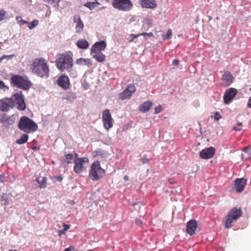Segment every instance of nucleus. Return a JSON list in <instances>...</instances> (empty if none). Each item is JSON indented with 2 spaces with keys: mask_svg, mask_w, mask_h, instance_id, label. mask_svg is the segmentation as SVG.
I'll list each match as a JSON object with an SVG mask.
<instances>
[{
  "mask_svg": "<svg viewBox=\"0 0 251 251\" xmlns=\"http://www.w3.org/2000/svg\"><path fill=\"white\" fill-rule=\"evenodd\" d=\"M17 105V108L19 110H24L26 108V104L24 96L22 92H19L13 94L10 98H5L0 100V111H8L10 108H12Z\"/></svg>",
  "mask_w": 251,
  "mask_h": 251,
  "instance_id": "nucleus-1",
  "label": "nucleus"
},
{
  "mask_svg": "<svg viewBox=\"0 0 251 251\" xmlns=\"http://www.w3.org/2000/svg\"><path fill=\"white\" fill-rule=\"evenodd\" d=\"M31 69L35 74L41 77L49 76V67L47 61L43 58H36L31 65Z\"/></svg>",
  "mask_w": 251,
  "mask_h": 251,
  "instance_id": "nucleus-2",
  "label": "nucleus"
},
{
  "mask_svg": "<svg viewBox=\"0 0 251 251\" xmlns=\"http://www.w3.org/2000/svg\"><path fill=\"white\" fill-rule=\"evenodd\" d=\"M57 68L61 72H69L73 66V59L67 53L59 54L55 61Z\"/></svg>",
  "mask_w": 251,
  "mask_h": 251,
  "instance_id": "nucleus-3",
  "label": "nucleus"
},
{
  "mask_svg": "<svg viewBox=\"0 0 251 251\" xmlns=\"http://www.w3.org/2000/svg\"><path fill=\"white\" fill-rule=\"evenodd\" d=\"M19 128L26 132H34L38 129L37 125L31 119L26 116L22 117L18 123Z\"/></svg>",
  "mask_w": 251,
  "mask_h": 251,
  "instance_id": "nucleus-4",
  "label": "nucleus"
},
{
  "mask_svg": "<svg viewBox=\"0 0 251 251\" xmlns=\"http://www.w3.org/2000/svg\"><path fill=\"white\" fill-rule=\"evenodd\" d=\"M242 210L240 208L234 207L231 209L226 214L224 221L226 228H229L232 226V223L237 221L242 215Z\"/></svg>",
  "mask_w": 251,
  "mask_h": 251,
  "instance_id": "nucleus-5",
  "label": "nucleus"
},
{
  "mask_svg": "<svg viewBox=\"0 0 251 251\" xmlns=\"http://www.w3.org/2000/svg\"><path fill=\"white\" fill-rule=\"evenodd\" d=\"M105 170L102 169L99 161L93 162L90 166L89 173V177L93 181H97L104 175Z\"/></svg>",
  "mask_w": 251,
  "mask_h": 251,
  "instance_id": "nucleus-6",
  "label": "nucleus"
},
{
  "mask_svg": "<svg viewBox=\"0 0 251 251\" xmlns=\"http://www.w3.org/2000/svg\"><path fill=\"white\" fill-rule=\"evenodd\" d=\"M111 4L114 8L124 12L130 11L133 6L131 0H112Z\"/></svg>",
  "mask_w": 251,
  "mask_h": 251,
  "instance_id": "nucleus-7",
  "label": "nucleus"
},
{
  "mask_svg": "<svg viewBox=\"0 0 251 251\" xmlns=\"http://www.w3.org/2000/svg\"><path fill=\"white\" fill-rule=\"evenodd\" d=\"M11 81L18 88L25 90H28L31 85L30 81L18 75L12 76Z\"/></svg>",
  "mask_w": 251,
  "mask_h": 251,
  "instance_id": "nucleus-8",
  "label": "nucleus"
},
{
  "mask_svg": "<svg viewBox=\"0 0 251 251\" xmlns=\"http://www.w3.org/2000/svg\"><path fill=\"white\" fill-rule=\"evenodd\" d=\"M89 159L86 157L75 158L74 160V171L76 174H80L83 172L84 169L83 164L88 163Z\"/></svg>",
  "mask_w": 251,
  "mask_h": 251,
  "instance_id": "nucleus-9",
  "label": "nucleus"
},
{
  "mask_svg": "<svg viewBox=\"0 0 251 251\" xmlns=\"http://www.w3.org/2000/svg\"><path fill=\"white\" fill-rule=\"evenodd\" d=\"M102 120L104 128L108 130L112 127L113 120L108 109H105L103 111Z\"/></svg>",
  "mask_w": 251,
  "mask_h": 251,
  "instance_id": "nucleus-10",
  "label": "nucleus"
},
{
  "mask_svg": "<svg viewBox=\"0 0 251 251\" xmlns=\"http://www.w3.org/2000/svg\"><path fill=\"white\" fill-rule=\"evenodd\" d=\"M135 91V86L133 84H129L126 88L119 95V99L121 100L129 99Z\"/></svg>",
  "mask_w": 251,
  "mask_h": 251,
  "instance_id": "nucleus-11",
  "label": "nucleus"
},
{
  "mask_svg": "<svg viewBox=\"0 0 251 251\" xmlns=\"http://www.w3.org/2000/svg\"><path fill=\"white\" fill-rule=\"evenodd\" d=\"M215 153V149L214 147H209L201 150L200 153V157L204 159H208L212 158Z\"/></svg>",
  "mask_w": 251,
  "mask_h": 251,
  "instance_id": "nucleus-12",
  "label": "nucleus"
},
{
  "mask_svg": "<svg viewBox=\"0 0 251 251\" xmlns=\"http://www.w3.org/2000/svg\"><path fill=\"white\" fill-rule=\"evenodd\" d=\"M237 90L233 88L227 89L224 96V102L228 104L237 94Z\"/></svg>",
  "mask_w": 251,
  "mask_h": 251,
  "instance_id": "nucleus-13",
  "label": "nucleus"
},
{
  "mask_svg": "<svg viewBox=\"0 0 251 251\" xmlns=\"http://www.w3.org/2000/svg\"><path fill=\"white\" fill-rule=\"evenodd\" d=\"M57 84L62 88L67 90L70 88V85L69 78L66 75H62L58 77Z\"/></svg>",
  "mask_w": 251,
  "mask_h": 251,
  "instance_id": "nucleus-14",
  "label": "nucleus"
},
{
  "mask_svg": "<svg viewBox=\"0 0 251 251\" xmlns=\"http://www.w3.org/2000/svg\"><path fill=\"white\" fill-rule=\"evenodd\" d=\"M198 227L197 221L194 219L190 220L186 224V232L189 235L194 234Z\"/></svg>",
  "mask_w": 251,
  "mask_h": 251,
  "instance_id": "nucleus-15",
  "label": "nucleus"
},
{
  "mask_svg": "<svg viewBox=\"0 0 251 251\" xmlns=\"http://www.w3.org/2000/svg\"><path fill=\"white\" fill-rule=\"evenodd\" d=\"M139 3L143 8L154 9L157 6L155 0H139Z\"/></svg>",
  "mask_w": 251,
  "mask_h": 251,
  "instance_id": "nucleus-16",
  "label": "nucleus"
},
{
  "mask_svg": "<svg viewBox=\"0 0 251 251\" xmlns=\"http://www.w3.org/2000/svg\"><path fill=\"white\" fill-rule=\"evenodd\" d=\"M106 47V44L104 41L96 42L91 49V53L101 52Z\"/></svg>",
  "mask_w": 251,
  "mask_h": 251,
  "instance_id": "nucleus-17",
  "label": "nucleus"
},
{
  "mask_svg": "<svg viewBox=\"0 0 251 251\" xmlns=\"http://www.w3.org/2000/svg\"><path fill=\"white\" fill-rule=\"evenodd\" d=\"M74 22L76 24L75 25V31L77 33H80L84 29V24L81 20L80 16L79 15H76L74 16Z\"/></svg>",
  "mask_w": 251,
  "mask_h": 251,
  "instance_id": "nucleus-18",
  "label": "nucleus"
},
{
  "mask_svg": "<svg viewBox=\"0 0 251 251\" xmlns=\"http://www.w3.org/2000/svg\"><path fill=\"white\" fill-rule=\"evenodd\" d=\"M246 183V180L244 178H237L234 183V187L236 191L241 192L243 191Z\"/></svg>",
  "mask_w": 251,
  "mask_h": 251,
  "instance_id": "nucleus-19",
  "label": "nucleus"
},
{
  "mask_svg": "<svg viewBox=\"0 0 251 251\" xmlns=\"http://www.w3.org/2000/svg\"><path fill=\"white\" fill-rule=\"evenodd\" d=\"M152 106V102L151 101H146L139 107V110L143 113H146L149 111Z\"/></svg>",
  "mask_w": 251,
  "mask_h": 251,
  "instance_id": "nucleus-20",
  "label": "nucleus"
},
{
  "mask_svg": "<svg viewBox=\"0 0 251 251\" xmlns=\"http://www.w3.org/2000/svg\"><path fill=\"white\" fill-rule=\"evenodd\" d=\"M222 79L226 85L228 86L232 82L233 77L230 72L226 71L222 76Z\"/></svg>",
  "mask_w": 251,
  "mask_h": 251,
  "instance_id": "nucleus-21",
  "label": "nucleus"
},
{
  "mask_svg": "<svg viewBox=\"0 0 251 251\" xmlns=\"http://www.w3.org/2000/svg\"><path fill=\"white\" fill-rule=\"evenodd\" d=\"M76 45L79 49H86L88 48L89 44L85 39H80L77 41Z\"/></svg>",
  "mask_w": 251,
  "mask_h": 251,
  "instance_id": "nucleus-22",
  "label": "nucleus"
},
{
  "mask_svg": "<svg viewBox=\"0 0 251 251\" xmlns=\"http://www.w3.org/2000/svg\"><path fill=\"white\" fill-rule=\"evenodd\" d=\"M47 178L46 177H38L36 179V181L39 184V187L41 189L45 188L47 187Z\"/></svg>",
  "mask_w": 251,
  "mask_h": 251,
  "instance_id": "nucleus-23",
  "label": "nucleus"
},
{
  "mask_svg": "<svg viewBox=\"0 0 251 251\" xmlns=\"http://www.w3.org/2000/svg\"><path fill=\"white\" fill-rule=\"evenodd\" d=\"M96 54L93 56V57L95 58L97 61L102 63L105 61L106 56L102 52L95 53Z\"/></svg>",
  "mask_w": 251,
  "mask_h": 251,
  "instance_id": "nucleus-24",
  "label": "nucleus"
},
{
  "mask_svg": "<svg viewBox=\"0 0 251 251\" xmlns=\"http://www.w3.org/2000/svg\"><path fill=\"white\" fill-rule=\"evenodd\" d=\"M244 154H242V158H245V160L251 158V146L246 147L244 150Z\"/></svg>",
  "mask_w": 251,
  "mask_h": 251,
  "instance_id": "nucleus-25",
  "label": "nucleus"
},
{
  "mask_svg": "<svg viewBox=\"0 0 251 251\" xmlns=\"http://www.w3.org/2000/svg\"><path fill=\"white\" fill-rule=\"evenodd\" d=\"M76 63L79 65H90L92 64V61L90 59L81 58L76 60Z\"/></svg>",
  "mask_w": 251,
  "mask_h": 251,
  "instance_id": "nucleus-26",
  "label": "nucleus"
},
{
  "mask_svg": "<svg viewBox=\"0 0 251 251\" xmlns=\"http://www.w3.org/2000/svg\"><path fill=\"white\" fill-rule=\"evenodd\" d=\"M28 139V136L26 134H23L19 139H18L16 142L17 144L22 145L25 143Z\"/></svg>",
  "mask_w": 251,
  "mask_h": 251,
  "instance_id": "nucleus-27",
  "label": "nucleus"
},
{
  "mask_svg": "<svg viewBox=\"0 0 251 251\" xmlns=\"http://www.w3.org/2000/svg\"><path fill=\"white\" fill-rule=\"evenodd\" d=\"M0 200L1 201H3V204L4 205H7L9 204V200L7 194H2L0 197Z\"/></svg>",
  "mask_w": 251,
  "mask_h": 251,
  "instance_id": "nucleus-28",
  "label": "nucleus"
},
{
  "mask_svg": "<svg viewBox=\"0 0 251 251\" xmlns=\"http://www.w3.org/2000/svg\"><path fill=\"white\" fill-rule=\"evenodd\" d=\"M39 22L37 20H33L32 23L28 22L27 26L30 29H33L38 25Z\"/></svg>",
  "mask_w": 251,
  "mask_h": 251,
  "instance_id": "nucleus-29",
  "label": "nucleus"
},
{
  "mask_svg": "<svg viewBox=\"0 0 251 251\" xmlns=\"http://www.w3.org/2000/svg\"><path fill=\"white\" fill-rule=\"evenodd\" d=\"M65 156L66 157V159L67 160L66 164L68 165L69 164L71 163V160L73 159V154L71 153H65Z\"/></svg>",
  "mask_w": 251,
  "mask_h": 251,
  "instance_id": "nucleus-30",
  "label": "nucleus"
},
{
  "mask_svg": "<svg viewBox=\"0 0 251 251\" xmlns=\"http://www.w3.org/2000/svg\"><path fill=\"white\" fill-rule=\"evenodd\" d=\"M172 35V30L171 29H168L167 31V34L163 36V40H167V39L171 38Z\"/></svg>",
  "mask_w": 251,
  "mask_h": 251,
  "instance_id": "nucleus-31",
  "label": "nucleus"
},
{
  "mask_svg": "<svg viewBox=\"0 0 251 251\" xmlns=\"http://www.w3.org/2000/svg\"><path fill=\"white\" fill-rule=\"evenodd\" d=\"M16 19H17V20L18 21L19 24L20 25H25V24H27V25L28 22L25 21V20H23L22 19V17H21L20 16L17 17Z\"/></svg>",
  "mask_w": 251,
  "mask_h": 251,
  "instance_id": "nucleus-32",
  "label": "nucleus"
},
{
  "mask_svg": "<svg viewBox=\"0 0 251 251\" xmlns=\"http://www.w3.org/2000/svg\"><path fill=\"white\" fill-rule=\"evenodd\" d=\"M84 5L90 9H93L95 7V3L91 2H88Z\"/></svg>",
  "mask_w": 251,
  "mask_h": 251,
  "instance_id": "nucleus-33",
  "label": "nucleus"
},
{
  "mask_svg": "<svg viewBox=\"0 0 251 251\" xmlns=\"http://www.w3.org/2000/svg\"><path fill=\"white\" fill-rule=\"evenodd\" d=\"M162 108L161 105H159L154 108V114H158L162 111Z\"/></svg>",
  "mask_w": 251,
  "mask_h": 251,
  "instance_id": "nucleus-34",
  "label": "nucleus"
},
{
  "mask_svg": "<svg viewBox=\"0 0 251 251\" xmlns=\"http://www.w3.org/2000/svg\"><path fill=\"white\" fill-rule=\"evenodd\" d=\"M0 89H3L4 91L8 89V87L6 86L2 81L0 80Z\"/></svg>",
  "mask_w": 251,
  "mask_h": 251,
  "instance_id": "nucleus-35",
  "label": "nucleus"
},
{
  "mask_svg": "<svg viewBox=\"0 0 251 251\" xmlns=\"http://www.w3.org/2000/svg\"><path fill=\"white\" fill-rule=\"evenodd\" d=\"M6 15V12L3 10H0V21L4 20Z\"/></svg>",
  "mask_w": 251,
  "mask_h": 251,
  "instance_id": "nucleus-36",
  "label": "nucleus"
},
{
  "mask_svg": "<svg viewBox=\"0 0 251 251\" xmlns=\"http://www.w3.org/2000/svg\"><path fill=\"white\" fill-rule=\"evenodd\" d=\"M221 118L222 116H221L220 113L219 112H216L214 115V119L216 121H218Z\"/></svg>",
  "mask_w": 251,
  "mask_h": 251,
  "instance_id": "nucleus-37",
  "label": "nucleus"
},
{
  "mask_svg": "<svg viewBox=\"0 0 251 251\" xmlns=\"http://www.w3.org/2000/svg\"><path fill=\"white\" fill-rule=\"evenodd\" d=\"M141 33L138 34H131L130 36L132 37V39L130 41V42L132 41L134 39L141 36Z\"/></svg>",
  "mask_w": 251,
  "mask_h": 251,
  "instance_id": "nucleus-38",
  "label": "nucleus"
},
{
  "mask_svg": "<svg viewBox=\"0 0 251 251\" xmlns=\"http://www.w3.org/2000/svg\"><path fill=\"white\" fill-rule=\"evenodd\" d=\"M141 34L142 36H147L149 37L153 36V34L152 32H149V33L144 32V33H141Z\"/></svg>",
  "mask_w": 251,
  "mask_h": 251,
  "instance_id": "nucleus-39",
  "label": "nucleus"
},
{
  "mask_svg": "<svg viewBox=\"0 0 251 251\" xmlns=\"http://www.w3.org/2000/svg\"><path fill=\"white\" fill-rule=\"evenodd\" d=\"M63 226L64 227V228H63V231H66L70 227V225H67V224H66L65 223L63 224Z\"/></svg>",
  "mask_w": 251,
  "mask_h": 251,
  "instance_id": "nucleus-40",
  "label": "nucleus"
},
{
  "mask_svg": "<svg viewBox=\"0 0 251 251\" xmlns=\"http://www.w3.org/2000/svg\"><path fill=\"white\" fill-rule=\"evenodd\" d=\"M179 62V60L178 59H175L173 61L172 64L174 66H177L178 65V63Z\"/></svg>",
  "mask_w": 251,
  "mask_h": 251,
  "instance_id": "nucleus-41",
  "label": "nucleus"
},
{
  "mask_svg": "<svg viewBox=\"0 0 251 251\" xmlns=\"http://www.w3.org/2000/svg\"><path fill=\"white\" fill-rule=\"evenodd\" d=\"M135 223L137 225L141 226L142 225V222L140 219L136 220Z\"/></svg>",
  "mask_w": 251,
  "mask_h": 251,
  "instance_id": "nucleus-42",
  "label": "nucleus"
},
{
  "mask_svg": "<svg viewBox=\"0 0 251 251\" xmlns=\"http://www.w3.org/2000/svg\"><path fill=\"white\" fill-rule=\"evenodd\" d=\"M42 0L44 1H48V2L51 1L52 2L58 3L61 0Z\"/></svg>",
  "mask_w": 251,
  "mask_h": 251,
  "instance_id": "nucleus-43",
  "label": "nucleus"
},
{
  "mask_svg": "<svg viewBox=\"0 0 251 251\" xmlns=\"http://www.w3.org/2000/svg\"><path fill=\"white\" fill-rule=\"evenodd\" d=\"M233 129L235 130V131H240V130H241L242 128L241 127H237V126H234L233 127Z\"/></svg>",
  "mask_w": 251,
  "mask_h": 251,
  "instance_id": "nucleus-44",
  "label": "nucleus"
},
{
  "mask_svg": "<svg viewBox=\"0 0 251 251\" xmlns=\"http://www.w3.org/2000/svg\"><path fill=\"white\" fill-rule=\"evenodd\" d=\"M248 106L251 108V97L249 98V101L248 103Z\"/></svg>",
  "mask_w": 251,
  "mask_h": 251,
  "instance_id": "nucleus-45",
  "label": "nucleus"
},
{
  "mask_svg": "<svg viewBox=\"0 0 251 251\" xmlns=\"http://www.w3.org/2000/svg\"><path fill=\"white\" fill-rule=\"evenodd\" d=\"M55 178L58 181H61L63 179L62 177L61 176H58L56 177Z\"/></svg>",
  "mask_w": 251,
  "mask_h": 251,
  "instance_id": "nucleus-46",
  "label": "nucleus"
},
{
  "mask_svg": "<svg viewBox=\"0 0 251 251\" xmlns=\"http://www.w3.org/2000/svg\"><path fill=\"white\" fill-rule=\"evenodd\" d=\"M66 231H63V229L60 230H59V235L61 236L63 234H65Z\"/></svg>",
  "mask_w": 251,
  "mask_h": 251,
  "instance_id": "nucleus-47",
  "label": "nucleus"
},
{
  "mask_svg": "<svg viewBox=\"0 0 251 251\" xmlns=\"http://www.w3.org/2000/svg\"><path fill=\"white\" fill-rule=\"evenodd\" d=\"M143 162L144 163H146L147 161H148V159L146 157L142 158Z\"/></svg>",
  "mask_w": 251,
  "mask_h": 251,
  "instance_id": "nucleus-48",
  "label": "nucleus"
},
{
  "mask_svg": "<svg viewBox=\"0 0 251 251\" xmlns=\"http://www.w3.org/2000/svg\"><path fill=\"white\" fill-rule=\"evenodd\" d=\"M6 55H3L0 58V62L4 58L6 57Z\"/></svg>",
  "mask_w": 251,
  "mask_h": 251,
  "instance_id": "nucleus-49",
  "label": "nucleus"
},
{
  "mask_svg": "<svg viewBox=\"0 0 251 251\" xmlns=\"http://www.w3.org/2000/svg\"><path fill=\"white\" fill-rule=\"evenodd\" d=\"M237 126H242V123L241 122H238Z\"/></svg>",
  "mask_w": 251,
  "mask_h": 251,
  "instance_id": "nucleus-50",
  "label": "nucleus"
},
{
  "mask_svg": "<svg viewBox=\"0 0 251 251\" xmlns=\"http://www.w3.org/2000/svg\"><path fill=\"white\" fill-rule=\"evenodd\" d=\"M74 155H75V158H79V157H78V154H77V153H75V154H74Z\"/></svg>",
  "mask_w": 251,
  "mask_h": 251,
  "instance_id": "nucleus-51",
  "label": "nucleus"
},
{
  "mask_svg": "<svg viewBox=\"0 0 251 251\" xmlns=\"http://www.w3.org/2000/svg\"><path fill=\"white\" fill-rule=\"evenodd\" d=\"M128 179V176H124V179L126 180H127Z\"/></svg>",
  "mask_w": 251,
  "mask_h": 251,
  "instance_id": "nucleus-52",
  "label": "nucleus"
},
{
  "mask_svg": "<svg viewBox=\"0 0 251 251\" xmlns=\"http://www.w3.org/2000/svg\"><path fill=\"white\" fill-rule=\"evenodd\" d=\"M8 251H18L16 250H9Z\"/></svg>",
  "mask_w": 251,
  "mask_h": 251,
  "instance_id": "nucleus-53",
  "label": "nucleus"
},
{
  "mask_svg": "<svg viewBox=\"0 0 251 251\" xmlns=\"http://www.w3.org/2000/svg\"><path fill=\"white\" fill-rule=\"evenodd\" d=\"M250 90L251 91V88L250 89Z\"/></svg>",
  "mask_w": 251,
  "mask_h": 251,
  "instance_id": "nucleus-54",
  "label": "nucleus"
}]
</instances>
